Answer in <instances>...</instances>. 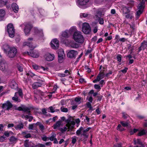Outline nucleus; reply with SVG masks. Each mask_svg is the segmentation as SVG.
<instances>
[{"label": "nucleus", "instance_id": "ea45409f", "mask_svg": "<svg viewBox=\"0 0 147 147\" xmlns=\"http://www.w3.org/2000/svg\"><path fill=\"white\" fill-rule=\"evenodd\" d=\"M15 93H18V95L19 94V96L21 98L23 97V92L22 90L21 89H18V92Z\"/></svg>", "mask_w": 147, "mask_h": 147}, {"label": "nucleus", "instance_id": "8fccbe9b", "mask_svg": "<svg viewBox=\"0 0 147 147\" xmlns=\"http://www.w3.org/2000/svg\"><path fill=\"white\" fill-rule=\"evenodd\" d=\"M77 138V137L76 136H74L72 138V143L74 144H75L76 141V138Z\"/></svg>", "mask_w": 147, "mask_h": 147}, {"label": "nucleus", "instance_id": "09e8293b", "mask_svg": "<svg viewBox=\"0 0 147 147\" xmlns=\"http://www.w3.org/2000/svg\"><path fill=\"white\" fill-rule=\"evenodd\" d=\"M61 110L62 112H67L68 111V110L67 108H64L63 107H62L61 108Z\"/></svg>", "mask_w": 147, "mask_h": 147}, {"label": "nucleus", "instance_id": "052dcab7", "mask_svg": "<svg viewBox=\"0 0 147 147\" xmlns=\"http://www.w3.org/2000/svg\"><path fill=\"white\" fill-rule=\"evenodd\" d=\"M94 87L95 89L97 90H100L101 89V88L100 87V86L98 84H95L94 85Z\"/></svg>", "mask_w": 147, "mask_h": 147}, {"label": "nucleus", "instance_id": "423d86ee", "mask_svg": "<svg viewBox=\"0 0 147 147\" xmlns=\"http://www.w3.org/2000/svg\"><path fill=\"white\" fill-rule=\"evenodd\" d=\"M7 68V65L6 61L3 58L0 60V69L3 71H5Z\"/></svg>", "mask_w": 147, "mask_h": 147}, {"label": "nucleus", "instance_id": "5701e85b", "mask_svg": "<svg viewBox=\"0 0 147 147\" xmlns=\"http://www.w3.org/2000/svg\"><path fill=\"white\" fill-rule=\"evenodd\" d=\"M11 7L14 11L15 13L18 12L19 7L18 6L16 3H13L11 5Z\"/></svg>", "mask_w": 147, "mask_h": 147}, {"label": "nucleus", "instance_id": "9d476101", "mask_svg": "<svg viewBox=\"0 0 147 147\" xmlns=\"http://www.w3.org/2000/svg\"><path fill=\"white\" fill-rule=\"evenodd\" d=\"M51 45L53 49H56L59 46V41L56 39H54L51 41Z\"/></svg>", "mask_w": 147, "mask_h": 147}, {"label": "nucleus", "instance_id": "e433bc0d", "mask_svg": "<svg viewBox=\"0 0 147 147\" xmlns=\"http://www.w3.org/2000/svg\"><path fill=\"white\" fill-rule=\"evenodd\" d=\"M34 94H40L42 96L44 95L43 92L39 90H34Z\"/></svg>", "mask_w": 147, "mask_h": 147}, {"label": "nucleus", "instance_id": "6e6552de", "mask_svg": "<svg viewBox=\"0 0 147 147\" xmlns=\"http://www.w3.org/2000/svg\"><path fill=\"white\" fill-rule=\"evenodd\" d=\"M58 61L60 63H61L65 57L64 51L63 49H59L58 51Z\"/></svg>", "mask_w": 147, "mask_h": 147}, {"label": "nucleus", "instance_id": "cd10ccee", "mask_svg": "<svg viewBox=\"0 0 147 147\" xmlns=\"http://www.w3.org/2000/svg\"><path fill=\"white\" fill-rule=\"evenodd\" d=\"M5 14V11L3 9H0V21L2 20Z\"/></svg>", "mask_w": 147, "mask_h": 147}, {"label": "nucleus", "instance_id": "774afa93", "mask_svg": "<svg viewBox=\"0 0 147 147\" xmlns=\"http://www.w3.org/2000/svg\"><path fill=\"white\" fill-rule=\"evenodd\" d=\"M24 105H22L21 106V107H19L18 108V110L19 111H23V108H24Z\"/></svg>", "mask_w": 147, "mask_h": 147}, {"label": "nucleus", "instance_id": "603ef678", "mask_svg": "<svg viewBox=\"0 0 147 147\" xmlns=\"http://www.w3.org/2000/svg\"><path fill=\"white\" fill-rule=\"evenodd\" d=\"M122 117L124 119H126L129 117V115L123 112L122 113Z\"/></svg>", "mask_w": 147, "mask_h": 147}, {"label": "nucleus", "instance_id": "a878e982", "mask_svg": "<svg viewBox=\"0 0 147 147\" xmlns=\"http://www.w3.org/2000/svg\"><path fill=\"white\" fill-rule=\"evenodd\" d=\"M101 15V14L100 13L99 16H98V15H96L95 16L98 20L99 23L101 24H103L104 23V20L103 18H100V16Z\"/></svg>", "mask_w": 147, "mask_h": 147}, {"label": "nucleus", "instance_id": "864d4df0", "mask_svg": "<svg viewBox=\"0 0 147 147\" xmlns=\"http://www.w3.org/2000/svg\"><path fill=\"white\" fill-rule=\"evenodd\" d=\"M121 55L119 54L117 56V61L120 62L121 60Z\"/></svg>", "mask_w": 147, "mask_h": 147}, {"label": "nucleus", "instance_id": "49530a36", "mask_svg": "<svg viewBox=\"0 0 147 147\" xmlns=\"http://www.w3.org/2000/svg\"><path fill=\"white\" fill-rule=\"evenodd\" d=\"M117 130L121 131H123L125 129L124 128L122 127L121 125L120 124L118 125V126L117 127Z\"/></svg>", "mask_w": 147, "mask_h": 147}, {"label": "nucleus", "instance_id": "58836bf2", "mask_svg": "<svg viewBox=\"0 0 147 147\" xmlns=\"http://www.w3.org/2000/svg\"><path fill=\"white\" fill-rule=\"evenodd\" d=\"M83 100V99L80 97H76L75 99V101L78 102V104H79L81 102V101Z\"/></svg>", "mask_w": 147, "mask_h": 147}, {"label": "nucleus", "instance_id": "3c124183", "mask_svg": "<svg viewBox=\"0 0 147 147\" xmlns=\"http://www.w3.org/2000/svg\"><path fill=\"white\" fill-rule=\"evenodd\" d=\"M67 129H68V127L66 126V127H64L63 128H61V131L62 133H63L64 132L67 131ZM67 131H68V130Z\"/></svg>", "mask_w": 147, "mask_h": 147}, {"label": "nucleus", "instance_id": "f704fd0d", "mask_svg": "<svg viewBox=\"0 0 147 147\" xmlns=\"http://www.w3.org/2000/svg\"><path fill=\"white\" fill-rule=\"evenodd\" d=\"M8 3V0H0V7L6 5Z\"/></svg>", "mask_w": 147, "mask_h": 147}, {"label": "nucleus", "instance_id": "e2e57ef3", "mask_svg": "<svg viewBox=\"0 0 147 147\" xmlns=\"http://www.w3.org/2000/svg\"><path fill=\"white\" fill-rule=\"evenodd\" d=\"M104 74L103 72L100 73L98 75V76H99V77H100L101 79H102L104 78Z\"/></svg>", "mask_w": 147, "mask_h": 147}, {"label": "nucleus", "instance_id": "20e7f679", "mask_svg": "<svg viewBox=\"0 0 147 147\" xmlns=\"http://www.w3.org/2000/svg\"><path fill=\"white\" fill-rule=\"evenodd\" d=\"M7 32L8 33L9 36L11 38H12L14 36L15 30L11 24H8L7 27Z\"/></svg>", "mask_w": 147, "mask_h": 147}, {"label": "nucleus", "instance_id": "39448f33", "mask_svg": "<svg viewBox=\"0 0 147 147\" xmlns=\"http://www.w3.org/2000/svg\"><path fill=\"white\" fill-rule=\"evenodd\" d=\"M22 28H24V31L26 35L30 33V32L32 27L31 25L27 24L24 23L20 25Z\"/></svg>", "mask_w": 147, "mask_h": 147}, {"label": "nucleus", "instance_id": "680f3d73", "mask_svg": "<svg viewBox=\"0 0 147 147\" xmlns=\"http://www.w3.org/2000/svg\"><path fill=\"white\" fill-rule=\"evenodd\" d=\"M86 105L87 107L90 108V109H91L92 107L91 106V104L90 103V102H88L86 103Z\"/></svg>", "mask_w": 147, "mask_h": 147}, {"label": "nucleus", "instance_id": "bf43d9fd", "mask_svg": "<svg viewBox=\"0 0 147 147\" xmlns=\"http://www.w3.org/2000/svg\"><path fill=\"white\" fill-rule=\"evenodd\" d=\"M17 67L18 70L20 72H22L23 71V68L22 65H18L17 66Z\"/></svg>", "mask_w": 147, "mask_h": 147}, {"label": "nucleus", "instance_id": "a211bd4d", "mask_svg": "<svg viewBox=\"0 0 147 147\" xmlns=\"http://www.w3.org/2000/svg\"><path fill=\"white\" fill-rule=\"evenodd\" d=\"M34 32L39 36L42 37L43 36V32L42 30H39L37 28H35Z\"/></svg>", "mask_w": 147, "mask_h": 147}, {"label": "nucleus", "instance_id": "dca6fc26", "mask_svg": "<svg viewBox=\"0 0 147 147\" xmlns=\"http://www.w3.org/2000/svg\"><path fill=\"white\" fill-rule=\"evenodd\" d=\"M70 47L73 48H77L79 47L78 44L75 42L73 41H71L68 43Z\"/></svg>", "mask_w": 147, "mask_h": 147}, {"label": "nucleus", "instance_id": "338daca9", "mask_svg": "<svg viewBox=\"0 0 147 147\" xmlns=\"http://www.w3.org/2000/svg\"><path fill=\"white\" fill-rule=\"evenodd\" d=\"M113 147H122V144L121 143H119L117 144H115Z\"/></svg>", "mask_w": 147, "mask_h": 147}, {"label": "nucleus", "instance_id": "a19ab883", "mask_svg": "<svg viewBox=\"0 0 147 147\" xmlns=\"http://www.w3.org/2000/svg\"><path fill=\"white\" fill-rule=\"evenodd\" d=\"M143 11L142 10H138L136 13V18L137 19H138L140 16V15L142 13Z\"/></svg>", "mask_w": 147, "mask_h": 147}, {"label": "nucleus", "instance_id": "72a5a7b5", "mask_svg": "<svg viewBox=\"0 0 147 147\" xmlns=\"http://www.w3.org/2000/svg\"><path fill=\"white\" fill-rule=\"evenodd\" d=\"M24 126V125L23 123H20L15 126V127L17 129H20L23 128Z\"/></svg>", "mask_w": 147, "mask_h": 147}, {"label": "nucleus", "instance_id": "5fc2aeb1", "mask_svg": "<svg viewBox=\"0 0 147 147\" xmlns=\"http://www.w3.org/2000/svg\"><path fill=\"white\" fill-rule=\"evenodd\" d=\"M44 141L49 140V138L47 137L46 136H44L41 138Z\"/></svg>", "mask_w": 147, "mask_h": 147}, {"label": "nucleus", "instance_id": "473e14b6", "mask_svg": "<svg viewBox=\"0 0 147 147\" xmlns=\"http://www.w3.org/2000/svg\"><path fill=\"white\" fill-rule=\"evenodd\" d=\"M10 48L9 46L7 44L4 45L3 47V49L5 53H7V51Z\"/></svg>", "mask_w": 147, "mask_h": 147}, {"label": "nucleus", "instance_id": "7c9ffc66", "mask_svg": "<svg viewBox=\"0 0 147 147\" xmlns=\"http://www.w3.org/2000/svg\"><path fill=\"white\" fill-rule=\"evenodd\" d=\"M147 132V131L146 130L143 129L139 132L138 134V136H141L145 135Z\"/></svg>", "mask_w": 147, "mask_h": 147}, {"label": "nucleus", "instance_id": "393cba45", "mask_svg": "<svg viewBox=\"0 0 147 147\" xmlns=\"http://www.w3.org/2000/svg\"><path fill=\"white\" fill-rule=\"evenodd\" d=\"M12 99L15 102H20L21 101L18 97V93H15L14 96L12 98Z\"/></svg>", "mask_w": 147, "mask_h": 147}, {"label": "nucleus", "instance_id": "bb28decb", "mask_svg": "<svg viewBox=\"0 0 147 147\" xmlns=\"http://www.w3.org/2000/svg\"><path fill=\"white\" fill-rule=\"evenodd\" d=\"M69 31L68 30H66L63 32L62 34V36L65 37H68L71 35Z\"/></svg>", "mask_w": 147, "mask_h": 147}, {"label": "nucleus", "instance_id": "aec40b11", "mask_svg": "<svg viewBox=\"0 0 147 147\" xmlns=\"http://www.w3.org/2000/svg\"><path fill=\"white\" fill-rule=\"evenodd\" d=\"M10 86L11 88L14 89H17L18 87V84L13 80L11 81L10 83Z\"/></svg>", "mask_w": 147, "mask_h": 147}, {"label": "nucleus", "instance_id": "4c0bfd02", "mask_svg": "<svg viewBox=\"0 0 147 147\" xmlns=\"http://www.w3.org/2000/svg\"><path fill=\"white\" fill-rule=\"evenodd\" d=\"M56 134L55 133L52 132L51 134V136L49 138V140H50L51 141H53L55 138Z\"/></svg>", "mask_w": 147, "mask_h": 147}, {"label": "nucleus", "instance_id": "2eb2a0df", "mask_svg": "<svg viewBox=\"0 0 147 147\" xmlns=\"http://www.w3.org/2000/svg\"><path fill=\"white\" fill-rule=\"evenodd\" d=\"M144 3L145 1L143 0L142 1L138 4L137 7L138 9L139 10H142L143 11V10L145 7Z\"/></svg>", "mask_w": 147, "mask_h": 147}, {"label": "nucleus", "instance_id": "4d7b16f0", "mask_svg": "<svg viewBox=\"0 0 147 147\" xmlns=\"http://www.w3.org/2000/svg\"><path fill=\"white\" fill-rule=\"evenodd\" d=\"M120 123L122 126L124 127H127L128 125V123H124L123 121H121Z\"/></svg>", "mask_w": 147, "mask_h": 147}, {"label": "nucleus", "instance_id": "4468645a", "mask_svg": "<svg viewBox=\"0 0 147 147\" xmlns=\"http://www.w3.org/2000/svg\"><path fill=\"white\" fill-rule=\"evenodd\" d=\"M45 58L47 61H51L54 59L55 55L54 54H47L45 56Z\"/></svg>", "mask_w": 147, "mask_h": 147}, {"label": "nucleus", "instance_id": "c9c22d12", "mask_svg": "<svg viewBox=\"0 0 147 147\" xmlns=\"http://www.w3.org/2000/svg\"><path fill=\"white\" fill-rule=\"evenodd\" d=\"M90 16V15L88 13H81L80 14V16L81 18H86L87 17H89Z\"/></svg>", "mask_w": 147, "mask_h": 147}, {"label": "nucleus", "instance_id": "412c9836", "mask_svg": "<svg viewBox=\"0 0 147 147\" xmlns=\"http://www.w3.org/2000/svg\"><path fill=\"white\" fill-rule=\"evenodd\" d=\"M23 111L29 115H31V107H28L24 105Z\"/></svg>", "mask_w": 147, "mask_h": 147}, {"label": "nucleus", "instance_id": "a18cd8bd", "mask_svg": "<svg viewBox=\"0 0 147 147\" xmlns=\"http://www.w3.org/2000/svg\"><path fill=\"white\" fill-rule=\"evenodd\" d=\"M128 49H130V54H131L132 53L133 51L134 50V46H132L131 44H129L128 45Z\"/></svg>", "mask_w": 147, "mask_h": 147}, {"label": "nucleus", "instance_id": "ddd939ff", "mask_svg": "<svg viewBox=\"0 0 147 147\" xmlns=\"http://www.w3.org/2000/svg\"><path fill=\"white\" fill-rule=\"evenodd\" d=\"M78 54V53L77 51L72 50L68 53L67 56L68 57L71 58H75L76 56Z\"/></svg>", "mask_w": 147, "mask_h": 147}, {"label": "nucleus", "instance_id": "79ce46f5", "mask_svg": "<svg viewBox=\"0 0 147 147\" xmlns=\"http://www.w3.org/2000/svg\"><path fill=\"white\" fill-rule=\"evenodd\" d=\"M129 12L128 8L126 7H124L123 8V13L124 14H127Z\"/></svg>", "mask_w": 147, "mask_h": 147}, {"label": "nucleus", "instance_id": "f3484780", "mask_svg": "<svg viewBox=\"0 0 147 147\" xmlns=\"http://www.w3.org/2000/svg\"><path fill=\"white\" fill-rule=\"evenodd\" d=\"M42 81L40 80L39 82L34 83L32 85V88L34 89L40 87L42 85Z\"/></svg>", "mask_w": 147, "mask_h": 147}, {"label": "nucleus", "instance_id": "37998d69", "mask_svg": "<svg viewBox=\"0 0 147 147\" xmlns=\"http://www.w3.org/2000/svg\"><path fill=\"white\" fill-rule=\"evenodd\" d=\"M76 30V28L75 26H73L71 27L69 31L71 34H72Z\"/></svg>", "mask_w": 147, "mask_h": 147}, {"label": "nucleus", "instance_id": "f8f14e48", "mask_svg": "<svg viewBox=\"0 0 147 147\" xmlns=\"http://www.w3.org/2000/svg\"><path fill=\"white\" fill-rule=\"evenodd\" d=\"M13 107V105L8 100L6 103H3L2 105V107L3 109H5L6 110H9Z\"/></svg>", "mask_w": 147, "mask_h": 147}, {"label": "nucleus", "instance_id": "9b49d317", "mask_svg": "<svg viewBox=\"0 0 147 147\" xmlns=\"http://www.w3.org/2000/svg\"><path fill=\"white\" fill-rule=\"evenodd\" d=\"M24 53L33 57L37 58L39 56L38 53L33 50H31L29 52H25Z\"/></svg>", "mask_w": 147, "mask_h": 147}, {"label": "nucleus", "instance_id": "0eeeda50", "mask_svg": "<svg viewBox=\"0 0 147 147\" xmlns=\"http://www.w3.org/2000/svg\"><path fill=\"white\" fill-rule=\"evenodd\" d=\"M17 53V50L16 48L15 47L10 48L7 55L9 57L13 58L15 56Z\"/></svg>", "mask_w": 147, "mask_h": 147}, {"label": "nucleus", "instance_id": "69168bd1", "mask_svg": "<svg viewBox=\"0 0 147 147\" xmlns=\"http://www.w3.org/2000/svg\"><path fill=\"white\" fill-rule=\"evenodd\" d=\"M128 68L127 67H125L124 69L121 70V71L123 73H126L127 70Z\"/></svg>", "mask_w": 147, "mask_h": 147}, {"label": "nucleus", "instance_id": "f03ea898", "mask_svg": "<svg viewBox=\"0 0 147 147\" xmlns=\"http://www.w3.org/2000/svg\"><path fill=\"white\" fill-rule=\"evenodd\" d=\"M71 117H70L65 121L67 123L66 126L68 127V131H72L75 124V122L74 121H71Z\"/></svg>", "mask_w": 147, "mask_h": 147}, {"label": "nucleus", "instance_id": "6ab92c4d", "mask_svg": "<svg viewBox=\"0 0 147 147\" xmlns=\"http://www.w3.org/2000/svg\"><path fill=\"white\" fill-rule=\"evenodd\" d=\"M89 0H78L77 3L80 6L85 5L89 2Z\"/></svg>", "mask_w": 147, "mask_h": 147}, {"label": "nucleus", "instance_id": "4be33fe9", "mask_svg": "<svg viewBox=\"0 0 147 147\" xmlns=\"http://www.w3.org/2000/svg\"><path fill=\"white\" fill-rule=\"evenodd\" d=\"M18 139L17 138L13 136L11 137L9 139V142L11 144H15L16 143L18 140Z\"/></svg>", "mask_w": 147, "mask_h": 147}, {"label": "nucleus", "instance_id": "f257e3e1", "mask_svg": "<svg viewBox=\"0 0 147 147\" xmlns=\"http://www.w3.org/2000/svg\"><path fill=\"white\" fill-rule=\"evenodd\" d=\"M73 39L77 42L83 43L84 41V38L80 32H75L73 34Z\"/></svg>", "mask_w": 147, "mask_h": 147}, {"label": "nucleus", "instance_id": "0e129e2a", "mask_svg": "<svg viewBox=\"0 0 147 147\" xmlns=\"http://www.w3.org/2000/svg\"><path fill=\"white\" fill-rule=\"evenodd\" d=\"M35 125V124H30L29 126V129H33L34 125Z\"/></svg>", "mask_w": 147, "mask_h": 147}, {"label": "nucleus", "instance_id": "13d9d810", "mask_svg": "<svg viewBox=\"0 0 147 147\" xmlns=\"http://www.w3.org/2000/svg\"><path fill=\"white\" fill-rule=\"evenodd\" d=\"M86 99L88 100L90 102H92L93 100V98L91 96H87L86 98Z\"/></svg>", "mask_w": 147, "mask_h": 147}, {"label": "nucleus", "instance_id": "1a4fd4ad", "mask_svg": "<svg viewBox=\"0 0 147 147\" xmlns=\"http://www.w3.org/2000/svg\"><path fill=\"white\" fill-rule=\"evenodd\" d=\"M81 136H85L88 137L89 135L87 132H86L84 130V128L82 127H80L76 132V134L77 135H80L81 133Z\"/></svg>", "mask_w": 147, "mask_h": 147}, {"label": "nucleus", "instance_id": "6e6d98bb", "mask_svg": "<svg viewBox=\"0 0 147 147\" xmlns=\"http://www.w3.org/2000/svg\"><path fill=\"white\" fill-rule=\"evenodd\" d=\"M26 75L28 76H29L31 77H32L35 76L34 74L32 73L31 71H29L28 73H27Z\"/></svg>", "mask_w": 147, "mask_h": 147}, {"label": "nucleus", "instance_id": "c85d7f7f", "mask_svg": "<svg viewBox=\"0 0 147 147\" xmlns=\"http://www.w3.org/2000/svg\"><path fill=\"white\" fill-rule=\"evenodd\" d=\"M62 123V121H58L55 124L53 125L54 129H56L57 128L59 127Z\"/></svg>", "mask_w": 147, "mask_h": 147}, {"label": "nucleus", "instance_id": "2f4dec72", "mask_svg": "<svg viewBox=\"0 0 147 147\" xmlns=\"http://www.w3.org/2000/svg\"><path fill=\"white\" fill-rule=\"evenodd\" d=\"M88 137L87 136H81L80 138V140L82 141L84 144H85Z\"/></svg>", "mask_w": 147, "mask_h": 147}, {"label": "nucleus", "instance_id": "b1692460", "mask_svg": "<svg viewBox=\"0 0 147 147\" xmlns=\"http://www.w3.org/2000/svg\"><path fill=\"white\" fill-rule=\"evenodd\" d=\"M28 41L26 42V45L30 47L34 48V47L33 46L32 44L31 43V42H30L33 40V38H29L28 39Z\"/></svg>", "mask_w": 147, "mask_h": 147}, {"label": "nucleus", "instance_id": "c03bdc74", "mask_svg": "<svg viewBox=\"0 0 147 147\" xmlns=\"http://www.w3.org/2000/svg\"><path fill=\"white\" fill-rule=\"evenodd\" d=\"M49 109L50 111H48L49 112H50L51 113H54L55 111H59V110L56 109L55 110V109L52 106H51L49 108Z\"/></svg>", "mask_w": 147, "mask_h": 147}, {"label": "nucleus", "instance_id": "7ed1b4c3", "mask_svg": "<svg viewBox=\"0 0 147 147\" xmlns=\"http://www.w3.org/2000/svg\"><path fill=\"white\" fill-rule=\"evenodd\" d=\"M82 32L86 34H89L90 32V27L87 22H84L82 24Z\"/></svg>", "mask_w": 147, "mask_h": 147}, {"label": "nucleus", "instance_id": "de8ad7c7", "mask_svg": "<svg viewBox=\"0 0 147 147\" xmlns=\"http://www.w3.org/2000/svg\"><path fill=\"white\" fill-rule=\"evenodd\" d=\"M36 124H38L39 126V128L41 130L43 131L44 129V126L42 124H41L40 123L38 122Z\"/></svg>", "mask_w": 147, "mask_h": 147}, {"label": "nucleus", "instance_id": "c756f323", "mask_svg": "<svg viewBox=\"0 0 147 147\" xmlns=\"http://www.w3.org/2000/svg\"><path fill=\"white\" fill-rule=\"evenodd\" d=\"M141 47H142V50H144L145 49H147V41H144L141 44Z\"/></svg>", "mask_w": 147, "mask_h": 147}]
</instances>
